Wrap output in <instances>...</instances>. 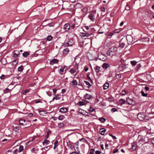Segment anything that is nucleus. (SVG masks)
<instances>
[{"label":"nucleus","instance_id":"nucleus-48","mask_svg":"<svg viewBox=\"0 0 154 154\" xmlns=\"http://www.w3.org/2000/svg\"><path fill=\"white\" fill-rule=\"evenodd\" d=\"M100 10L101 11L104 12L105 11V8L104 7L102 6L100 8Z\"/></svg>","mask_w":154,"mask_h":154},{"label":"nucleus","instance_id":"nucleus-1","mask_svg":"<svg viewBox=\"0 0 154 154\" xmlns=\"http://www.w3.org/2000/svg\"><path fill=\"white\" fill-rule=\"evenodd\" d=\"M145 117V116L143 113H139L137 115L138 119L140 121L143 120Z\"/></svg>","mask_w":154,"mask_h":154},{"label":"nucleus","instance_id":"nucleus-42","mask_svg":"<svg viewBox=\"0 0 154 154\" xmlns=\"http://www.w3.org/2000/svg\"><path fill=\"white\" fill-rule=\"evenodd\" d=\"M116 78L117 79H119L121 77V75L120 74H117L116 75Z\"/></svg>","mask_w":154,"mask_h":154},{"label":"nucleus","instance_id":"nucleus-47","mask_svg":"<svg viewBox=\"0 0 154 154\" xmlns=\"http://www.w3.org/2000/svg\"><path fill=\"white\" fill-rule=\"evenodd\" d=\"M121 94L122 95H125L126 94V91L124 90L122 91L121 93Z\"/></svg>","mask_w":154,"mask_h":154},{"label":"nucleus","instance_id":"nucleus-62","mask_svg":"<svg viewBox=\"0 0 154 154\" xmlns=\"http://www.w3.org/2000/svg\"><path fill=\"white\" fill-rule=\"evenodd\" d=\"M33 114L32 113H30L28 115V116L29 117H31L33 116Z\"/></svg>","mask_w":154,"mask_h":154},{"label":"nucleus","instance_id":"nucleus-19","mask_svg":"<svg viewBox=\"0 0 154 154\" xmlns=\"http://www.w3.org/2000/svg\"><path fill=\"white\" fill-rule=\"evenodd\" d=\"M119 102L120 104L122 105L125 103L126 101L123 99H121L119 100Z\"/></svg>","mask_w":154,"mask_h":154},{"label":"nucleus","instance_id":"nucleus-30","mask_svg":"<svg viewBox=\"0 0 154 154\" xmlns=\"http://www.w3.org/2000/svg\"><path fill=\"white\" fill-rule=\"evenodd\" d=\"M1 61L3 64H6V60L5 58L2 59L1 60Z\"/></svg>","mask_w":154,"mask_h":154},{"label":"nucleus","instance_id":"nucleus-41","mask_svg":"<svg viewBox=\"0 0 154 154\" xmlns=\"http://www.w3.org/2000/svg\"><path fill=\"white\" fill-rule=\"evenodd\" d=\"M125 9L127 11H129L130 9V7L128 5H127L126 6Z\"/></svg>","mask_w":154,"mask_h":154},{"label":"nucleus","instance_id":"nucleus-27","mask_svg":"<svg viewBox=\"0 0 154 154\" xmlns=\"http://www.w3.org/2000/svg\"><path fill=\"white\" fill-rule=\"evenodd\" d=\"M29 54L28 52H25L23 54V55L24 57H26L28 55H29Z\"/></svg>","mask_w":154,"mask_h":154},{"label":"nucleus","instance_id":"nucleus-8","mask_svg":"<svg viewBox=\"0 0 154 154\" xmlns=\"http://www.w3.org/2000/svg\"><path fill=\"white\" fill-rule=\"evenodd\" d=\"M19 54V52L17 51H15L13 53V56L14 57H17L18 54Z\"/></svg>","mask_w":154,"mask_h":154},{"label":"nucleus","instance_id":"nucleus-54","mask_svg":"<svg viewBox=\"0 0 154 154\" xmlns=\"http://www.w3.org/2000/svg\"><path fill=\"white\" fill-rule=\"evenodd\" d=\"M19 129V127H16L14 130L16 131H17Z\"/></svg>","mask_w":154,"mask_h":154},{"label":"nucleus","instance_id":"nucleus-11","mask_svg":"<svg viewBox=\"0 0 154 154\" xmlns=\"http://www.w3.org/2000/svg\"><path fill=\"white\" fill-rule=\"evenodd\" d=\"M85 99L89 100L92 98V96L90 94H86L85 95Z\"/></svg>","mask_w":154,"mask_h":154},{"label":"nucleus","instance_id":"nucleus-6","mask_svg":"<svg viewBox=\"0 0 154 154\" xmlns=\"http://www.w3.org/2000/svg\"><path fill=\"white\" fill-rule=\"evenodd\" d=\"M59 62V60L56 59H53V60H51L50 62V65H53L55 63H57Z\"/></svg>","mask_w":154,"mask_h":154},{"label":"nucleus","instance_id":"nucleus-59","mask_svg":"<svg viewBox=\"0 0 154 154\" xmlns=\"http://www.w3.org/2000/svg\"><path fill=\"white\" fill-rule=\"evenodd\" d=\"M144 89L146 91H147L149 90V88L148 86H146L144 88Z\"/></svg>","mask_w":154,"mask_h":154},{"label":"nucleus","instance_id":"nucleus-58","mask_svg":"<svg viewBox=\"0 0 154 154\" xmlns=\"http://www.w3.org/2000/svg\"><path fill=\"white\" fill-rule=\"evenodd\" d=\"M84 29H86L87 30H88L89 29V28L88 26H85L84 27Z\"/></svg>","mask_w":154,"mask_h":154},{"label":"nucleus","instance_id":"nucleus-51","mask_svg":"<svg viewBox=\"0 0 154 154\" xmlns=\"http://www.w3.org/2000/svg\"><path fill=\"white\" fill-rule=\"evenodd\" d=\"M109 135L111 136L113 139H116V137L115 136H113L112 134H109Z\"/></svg>","mask_w":154,"mask_h":154},{"label":"nucleus","instance_id":"nucleus-15","mask_svg":"<svg viewBox=\"0 0 154 154\" xmlns=\"http://www.w3.org/2000/svg\"><path fill=\"white\" fill-rule=\"evenodd\" d=\"M111 52H116L117 51V48L116 47L111 48L110 49Z\"/></svg>","mask_w":154,"mask_h":154},{"label":"nucleus","instance_id":"nucleus-63","mask_svg":"<svg viewBox=\"0 0 154 154\" xmlns=\"http://www.w3.org/2000/svg\"><path fill=\"white\" fill-rule=\"evenodd\" d=\"M9 89H8V88H6V89H5V91L6 93H7V92H8V91H9Z\"/></svg>","mask_w":154,"mask_h":154},{"label":"nucleus","instance_id":"nucleus-5","mask_svg":"<svg viewBox=\"0 0 154 154\" xmlns=\"http://www.w3.org/2000/svg\"><path fill=\"white\" fill-rule=\"evenodd\" d=\"M70 26L68 23L66 24L63 26V29L66 31H67L69 30Z\"/></svg>","mask_w":154,"mask_h":154},{"label":"nucleus","instance_id":"nucleus-57","mask_svg":"<svg viewBox=\"0 0 154 154\" xmlns=\"http://www.w3.org/2000/svg\"><path fill=\"white\" fill-rule=\"evenodd\" d=\"M110 51H107V54L108 55L110 56V52H111Z\"/></svg>","mask_w":154,"mask_h":154},{"label":"nucleus","instance_id":"nucleus-26","mask_svg":"<svg viewBox=\"0 0 154 154\" xmlns=\"http://www.w3.org/2000/svg\"><path fill=\"white\" fill-rule=\"evenodd\" d=\"M99 120L102 123H104L106 121V119L103 118H101L99 119Z\"/></svg>","mask_w":154,"mask_h":154},{"label":"nucleus","instance_id":"nucleus-39","mask_svg":"<svg viewBox=\"0 0 154 154\" xmlns=\"http://www.w3.org/2000/svg\"><path fill=\"white\" fill-rule=\"evenodd\" d=\"M131 63L133 66H135L136 65L137 62L135 61H131Z\"/></svg>","mask_w":154,"mask_h":154},{"label":"nucleus","instance_id":"nucleus-24","mask_svg":"<svg viewBox=\"0 0 154 154\" xmlns=\"http://www.w3.org/2000/svg\"><path fill=\"white\" fill-rule=\"evenodd\" d=\"M25 122V120L24 119H20L19 120V123L20 125H24V122Z\"/></svg>","mask_w":154,"mask_h":154},{"label":"nucleus","instance_id":"nucleus-37","mask_svg":"<svg viewBox=\"0 0 154 154\" xmlns=\"http://www.w3.org/2000/svg\"><path fill=\"white\" fill-rule=\"evenodd\" d=\"M141 94L142 96L143 97H147L148 95L147 93H145L143 91H141Z\"/></svg>","mask_w":154,"mask_h":154},{"label":"nucleus","instance_id":"nucleus-12","mask_svg":"<svg viewBox=\"0 0 154 154\" xmlns=\"http://www.w3.org/2000/svg\"><path fill=\"white\" fill-rule=\"evenodd\" d=\"M71 85L72 86L75 87L78 85V82L76 80H74L72 81Z\"/></svg>","mask_w":154,"mask_h":154},{"label":"nucleus","instance_id":"nucleus-14","mask_svg":"<svg viewBox=\"0 0 154 154\" xmlns=\"http://www.w3.org/2000/svg\"><path fill=\"white\" fill-rule=\"evenodd\" d=\"M50 141L48 140H45L43 142V144L44 146H46L49 144Z\"/></svg>","mask_w":154,"mask_h":154},{"label":"nucleus","instance_id":"nucleus-20","mask_svg":"<svg viewBox=\"0 0 154 154\" xmlns=\"http://www.w3.org/2000/svg\"><path fill=\"white\" fill-rule=\"evenodd\" d=\"M140 41H141L142 42H148L149 41V39L148 38H143L140 39Z\"/></svg>","mask_w":154,"mask_h":154},{"label":"nucleus","instance_id":"nucleus-44","mask_svg":"<svg viewBox=\"0 0 154 154\" xmlns=\"http://www.w3.org/2000/svg\"><path fill=\"white\" fill-rule=\"evenodd\" d=\"M60 97H54L53 98L52 100L51 101H53L54 100H58L60 99Z\"/></svg>","mask_w":154,"mask_h":154},{"label":"nucleus","instance_id":"nucleus-35","mask_svg":"<svg viewBox=\"0 0 154 154\" xmlns=\"http://www.w3.org/2000/svg\"><path fill=\"white\" fill-rule=\"evenodd\" d=\"M69 71L71 74H73L76 72V70L73 69H71Z\"/></svg>","mask_w":154,"mask_h":154},{"label":"nucleus","instance_id":"nucleus-33","mask_svg":"<svg viewBox=\"0 0 154 154\" xmlns=\"http://www.w3.org/2000/svg\"><path fill=\"white\" fill-rule=\"evenodd\" d=\"M23 66L22 65L21 66H20L18 68V70L19 72H21L23 70Z\"/></svg>","mask_w":154,"mask_h":154},{"label":"nucleus","instance_id":"nucleus-10","mask_svg":"<svg viewBox=\"0 0 154 154\" xmlns=\"http://www.w3.org/2000/svg\"><path fill=\"white\" fill-rule=\"evenodd\" d=\"M132 145V149L134 150H135L136 149V145L135 142L133 143H132L131 144Z\"/></svg>","mask_w":154,"mask_h":154},{"label":"nucleus","instance_id":"nucleus-13","mask_svg":"<svg viewBox=\"0 0 154 154\" xmlns=\"http://www.w3.org/2000/svg\"><path fill=\"white\" fill-rule=\"evenodd\" d=\"M66 143L67 146L68 147L70 148L71 149H72L73 148V146L72 145L71 142L69 141L67 142Z\"/></svg>","mask_w":154,"mask_h":154},{"label":"nucleus","instance_id":"nucleus-17","mask_svg":"<svg viewBox=\"0 0 154 154\" xmlns=\"http://www.w3.org/2000/svg\"><path fill=\"white\" fill-rule=\"evenodd\" d=\"M126 102L129 104H132L133 103L132 100L129 98H128L127 99L126 101Z\"/></svg>","mask_w":154,"mask_h":154},{"label":"nucleus","instance_id":"nucleus-60","mask_svg":"<svg viewBox=\"0 0 154 154\" xmlns=\"http://www.w3.org/2000/svg\"><path fill=\"white\" fill-rule=\"evenodd\" d=\"M57 90L56 89H53V92L54 94H55L57 92Z\"/></svg>","mask_w":154,"mask_h":154},{"label":"nucleus","instance_id":"nucleus-32","mask_svg":"<svg viewBox=\"0 0 154 154\" xmlns=\"http://www.w3.org/2000/svg\"><path fill=\"white\" fill-rule=\"evenodd\" d=\"M23 149V146L20 145V146L19 149V152H21Z\"/></svg>","mask_w":154,"mask_h":154},{"label":"nucleus","instance_id":"nucleus-21","mask_svg":"<svg viewBox=\"0 0 154 154\" xmlns=\"http://www.w3.org/2000/svg\"><path fill=\"white\" fill-rule=\"evenodd\" d=\"M106 130L104 128H101L100 129V133L102 135H103L104 134V133L106 131Z\"/></svg>","mask_w":154,"mask_h":154},{"label":"nucleus","instance_id":"nucleus-16","mask_svg":"<svg viewBox=\"0 0 154 154\" xmlns=\"http://www.w3.org/2000/svg\"><path fill=\"white\" fill-rule=\"evenodd\" d=\"M109 86V84L108 83H106L103 85V87L104 90H106L108 88Z\"/></svg>","mask_w":154,"mask_h":154},{"label":"nucleus","instance_id":"nucleus-23","mask_svg":"<svg viewBox=\"0 0 154 154\" xmlns=\"http://www.w3.org/2000/svg\"><path fill=\"white\" fill-rule=\"evenodd\" d=\"M70 41H69L68 42L64 43L63 46L64 47H68L72 45V44H70Z\"/></svg>","mask_w":154,"mask_h":154},{"label":"nucleus","instance_id":"nucleus-31","mask_svg":"<svg viewBox=\"0 0 154 154\" xmlns=\"http://www.w3.org/2000/svg\"><path fill=\"white\" fill-rule=\"evenodd\" d=\"M53 39V37L51 35L48 36L47 38V40L48 41H51Z\"/></svg>","mask_w":154,"mask_h":154},{"label":"nucleus","instance_id":"nucleus-9","mask_svg":"<svg viewBox=\"0 0 154 154\" xmlns=\"http://www.w3.org/2000/svg\"><path fill=\"white\" fill-rule=\"evenodd\" d=\"M67 111V109L66 108L62 107L60 109V111L61 112H66Z\"/></svg>","mask_w":154,"mask_h":154},{"label":"nucleus","instance_id":"nucleus-64","mask_svg":"<svg viewBox=\"0 0 154 154\" xmlns=\"http://www.w3.org/2000/svg\"><path fill=\"white\" fill-rule=\"evenodd\" d=\"M151 142L154 145V138L152 139Z\"/></svg>","mask_w":154,"mask_h":154},{"label":"nucleus","instance_id":"nucleus-53","mask_svg":"<svg viewBox=\"0 0 154 154\" xmlns=\"http://www.w3.org/2000/svg\"><path fill=\"white\" fill-rule=\"evenodd\" d=\"M95 110V109L92 107H90V111L92 112H94Z\"/></svg>","mask_w":154,"mask_h":154},{"label":"nucleus","instance_id":"nucleus-49","mask_svg":"<svg viewBox=\"0 0 154 154\" xmlns=\"http://www.w3.org/2000/svg\"><path fill=\"white\" fill-rule=\"evenodd\" d=\"M70 27L72 29H74L75 28L77 27V26H76L75 25H74L73 24Z\"/></svg>","mask_w":154,"mask_h":154},{"label":"nucleus","instance_id":"nucleus-36","mask_svg":"<svg viewBox=\"0 0 154 154\" xmlns=\"http://www.w3.org/2000/svg\"><path fill=\"white\" fill-rule=\"evenodd\" d=\"M125 45V44L124 43L122 42L120 44L119 47L121 48H123L124 47Z\"/></svg>","mask_w":154,"mask_h":154},{"label":"nucleus","instance_id":"nucleus-61","mask_svg":"<svg viewBox=\"0 0 154 154\" xmlns=\"http://www.w3.org/2000/svg\"><path fill=\"white\" fill-rule=\"evenodd\" d=\"M5 76V75H2L0 77V78H1V79H3L4 78Z\"/></svg>","mask_w":154,"mask_h":154},{"label":"nucleus","instance_id":"nucleus-55","mask_svg":"<svg viewBox=\"0 0 154 154\" xmlns=\"http://www.w3.org/2000/svg\"><path fill=\"white\" fill-rule=\"evenodd\" d=\"M107 99L109 101H113V99L111 97H108Z\"/></svg>","mask_w":154,"mask_h":154},{"label":"nucleus","instance_id":"nucleus-50","mask_svg":"<svg viewBox=\"0 0 154 154\" xmlns=\"http://www.w3.org/2000/svg\"><path fill=\"white\" fill-rule=\"evenodd\" d=\"M111 111L112 112H116L117 111V110L116 109V108H112L111 109Z\"/></svg>","mask_w":154,"mask_h":154},{"label":"nucleus","instance_id":"nucleus-22","mask_svg":"<svg viewBox=\"0 0 154 154\" xmlns=\"http://www.w3.org/2000/svg\"><path fill=\"white\" fill-rule=\"evenodd\" d=\"M69 51V50L68 48H66L64 49L63 51V53L64 54H65L66 55L67 54Z\"/></svg>","mask_w":154,"mask_h":154},{"label":"nucleus","instance_id":"nucleus-7","mask_svg":"<svg viewBox=\"0 0 154 154\" xmlns=\"http://www.w3.org/2000/svg\"><path fill=\"white\" fill-rule=\"evenodd\" d=\"M109 64L108 63H104L102 66V67L105 69H107L108 67H109Z\"/></svg>","mask_w":154,"mask_h":154},{"label":"nucleus","instance_id":"nucleus-2","mask_svg":"<svg viewBox=\"0 0 154 154\" xmlns=\"http://www.w3.org/2000/svg\"><path fill=\"white\" fill-rule=\"evenodd\" d=\"M126 38L128 44H131L132 43L133 38L130 35H128L126 36Z\"/></svg>","mask_w":154,"mask_h":154},{"label":"nucleus","instance_id":"nucleus-45","mask_svg":"<svg viewBox=\"0 0 154 154\" xmlns=\"http://www.w3.org/2000/svg\"><path fill=\"white\" fill-rule=\"evenodd\" d=\"M94 152V149H91L90 150L89 154H93Z\"/></svg>","mask_w":154,"mask_h":154},{"label":"nucleus","instance_id":"nucleus-38","mask_svg":"<svg viewBox=\"0 0 154 154\" xmlns=\"http://www.w3.org/2000/svg\"><path fill=\"white\" fill-rule=\"evenodd\" d=\"M120 31L118 30H116L113 32V33H112L110 35L112 36L114 33H118Z\"/></svg>","mask_w":154,"mask_h":154},{"label":"nucleus","instance_id":"nucleus-46","mask_svg":"<svg viewBox=\"0 0 154 154\" xmlns=\"http://www.w3.org/2000/svg\"><path fill=\"white\" fill-rule=\"evenodd\" d=\"M64 67L62 66L60 69V71L61 72H64Z\"/></svg>","mask_w":154,"mask_h":154},{"label":"nucleus","instance_id":"nucleus-40","mask_svg":"<svg viewBox=\"0 0 154 154\" xmlns=\"http://www.w3.org/2000/svg\"><path fill=\"white\" fill-rule=\"evenodd\" d=\"M64 118V116L63 115H61L59 116L58 119L59 120H62Z\"/></svg>","mask_w":154,"mask_h":154},{"label":"nucleus","instance_id":"nucleus-29","mask_svg":"<svg viewBox=\"0 0 154 154\" xmlns=\"http://www.w3.org/2000/svg\"><path fill=\"white\" fill-rule=\"evenodd\" d=\"M18 63V61L17 59H15L13 61L12 64L13 66H15Z\"/></svg>","mask_w":154,"mask_h":154},{"label":"nucleus","instance_id":"nucleus-34","mask_svg":"<svg viewBox=\"0 0 154 154\" xmlns=\"http://www.w3.org/2000/svg\"><path fill=\"white\" fill-rule=\"evenodd\" d=\"M78 104L80 106H82L85 105V103L84 102L80 101L78 103Z\"/></svg>","mask_w":154,"mask_h":154},{"label":"nucleus","instance_id":"nucleus-3","mask_svg":"<svg viewBox=\"0 0 154 154\" xmlns=\"http://www.w3.org/2000/svg\"><path fill=\"white\" fill-rule=\"evenodd\" d=\"M96 11H94V13H91L89 15L88 17L89 19L92 21H94L95 20V14Z\"/></svg>","mask_w":154,"mask_h":154},{"label":"nucleus","instance_id":"nucleus-56","mask_svg":"<svg viewBox=\"0 0 154 154\" xmlns=\"http://www.w3.org/2000/svg\"><path fill=\"white\" fill-rule=\"evenodd\" d=\"M118 151V149H116L114 150L113 151V153H116Z\"/></svg>","mask_w":154,"mask_h":154},{"label":"nucleus","instance_id":"nucleus-18","mask_svg":"<svg viewBox=\"0 0 154 154\" xmlns=\"http://www.w3.org/2000/svg\"><path fill=\"white\" fill-rule=\"evenodd\" d=\"M100 67L98 66H96L94 68V70L97 73H98L100 72Z\"/></svg>","mask_w":154,"mask_h":154},{"label":"nucleus","instance_id":"nucleus-43","mask_svg":"<svg viewBox=\"0 0 154 154\" xmlns=\"http://www.w3.org/2000/svg\"><path fill=\"white\" fill-rule=\"evenodd\" d=\"M54 24L53 23H49L47 24L46 26H48L49 27H52L54 26Z\"/></svg>","mask_w":154,"mask_h":154},{"label":"nucleus","instance_id":"nucleus-4","mask_svg":"<svg viewBox=\"0 0 154 154\" xmlns=\"http://www.w3.org/2000/svg\"><path fill=\"white\" fill-rule=\"evenodd\" d=\"M92 35L91 33H88L87 32H85L81 33V36L82 37H88L90 35Z\"/></svg>","mask_w":154,"mask_h":154},{"label":"nucleus","instance_id":"nucleus-28","mask_svg":"<svg viewBox=\"0 0 154 154\" xmlns=\"http://www.w3.org/2000/svg\"><path fill=\"white\" fill-rule=\"evenodd\" d=\"M84 82H85L86 85H88V88H90L91 86V85L90 84V83L87 81H84Z\"/></svg>","mask_w":154,"mask_h":154},{"label":"nucleus","instance_id":"nucleus-52","mask_svg":"<svg viewBox=\"0 0 154 154\" xmlns=\"http://www.w3.org/2000/svg\"><path fill=\"white\" fill-rule=\"evenodd\" d=\"M95 153L96 154H100L101 152L99 150H97L95 151Z\"/></svg>","mask_w":154,"mask_h":154},{"label":"nucleus","instance_id":"nucleus-25","mask_svg":"<svg viewBox=\"0 0 154 154\" xmlns=\"http://www.w3.org/2000/svg\"><path fill=\"white\" fill-rule=\"evenodd\" d=\"M58 141L57 140H56L54 143V149H55L58 145Z\"/></svg>","mask_w":154,"mask_h":154}]
</instances>
